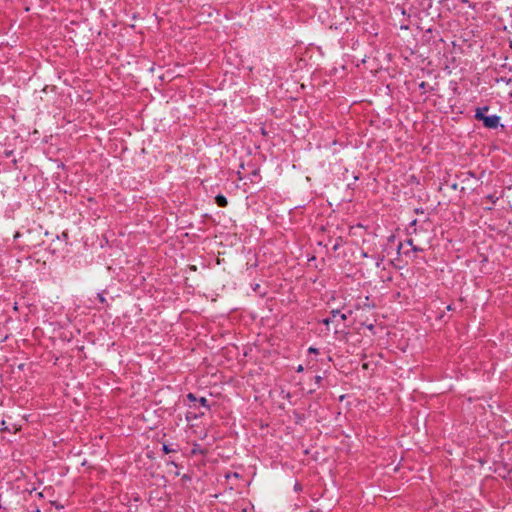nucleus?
Wrapping results in <instances>:
<instances>
[{
    "label": "nucleus",
    "instance_id": "nucleus-1",
    "mask_svg": "<svg viewBox=\"0 0 512 512\" xmlns=\"http://www.w3.org/2000/svg\"><path fill=\"white\" fill-rule=\"evenodd\" d=\"M483 110H489L488 106L478 107L475 110V118L483 122V125L488 129H496L500 125V117L498 115L486 116Z\"/></svg>",
    "mask_w": 512,
    "mask_h": 512
},
{
    "label": "nucleus",
    "instance_id": "nucleus-2",
    "mask_svg": "<svg viewBox=\"0 0 512 512\" xmlns=\"http://www.w3.org/2000/svg\"><path fill=\"white\" fill-rule=\"evenodd\" d=\"M215 202L217 203V205L219 207H226L227 204H228V201H227L226 197L224 195H221V194H219V195H217L215 197Z\"/></svg>",
    "mask_w": 512,
    "mask_h": 512
},
{
    "label": "nucleus",
    "instance_id": "nucleus-3",
    "mask_svg": "<svg viewBox=\"0 0 512 512\" xmlns=\"http://www.w3.org/2000/svg\"><path fill=\"white\" fill-rule=\"evenodd\" d=\"M332 318L339 317L342 321L347 319V315L345 313H341L340 310H332L331 311Z\"/></svg>",
    "mask_w": 512,
    "mask_h": 512
},
{
    "label": "nucleus",
    "instance_id": "nucleus-4",
    "mask_svg": "<svg viewBox=\"0 0 512 512\" xmlns=\"http://www.w3.org/2000/svg\"><path fill=\"white\" fill-rule=\"evenodd\" d=\"M162 451H163L165 454H169V453H172V452H176V449L172 448L170 445L163 444V446H162Z\"/></svg>",
    "mask_w": 512,
    "mask_h": 512
},
{
    "label": "nucleus",
    "instance_id": "nucleus-5",
    "mask_svg": "<svg viewBox=\"0 0 512 512\" xmlns=\"http://www.w3.org/2000/svg\"><path fill=\"white\" fill-rule=\"evenodd\" d=\"M407 245L411 246L412 247V250L414 252H418V251H422V248H419L417 246L414 245L413 243V240L412 239H407L406 242H405Z\"/></svg>",
    "mask_w": 512,
    "mask_h": 512
},
{
    "label": "nucleus",
    "instance_id": "nucleus-6",
    "mask_svg": "<svg viewBox=\"0 0 512 512\" xmlns=\"http://www.w3.org/2000/svg\"><path fill=\"white\" fill-rule=\"evenodd\" d=\"M191 453H192L193 455H196V454H203V453H204V451L201 449V447H200L198 444H194V446H193V449H192Z\"/></svg>",
    "mask_w": 512,
    "mask_h": 512
},
{
    "label": "nucleus",
    "instance_id": "nucleus-7",
    "mask_svg": "<svg viewBox=\"0 0 512 512\" xmlns=\"http://www.w3.org/2000/svg\"><path fill=\"white\" fill-rule=\"evenodd\" d=\"M197 402H199V404H200L201 406H203V407H206V408H208V407H209V406H208V401H207V399H206L205 397H201V398H199V399L197 400Z\"/></svg>",
    "mask_w": 512,
    "mask_h": 512
},
{
    "label": "nucleus",
    "instance_id": "nucleus-8",
    "mask_svg": "<svg viewBox=\"0 0 512 512\" xmlns=\"http://www.w3.org/2000/svg\"><path fill=\"white\" fill-rule=\"evenodd\" d=\"M486 198L493 204H495L498 200V197H496L494 194H489Z\"/></svg>",
    "mask_w": 512,
    "mask_h": 512
},
{
    "label": "nucleus",
    "instance_id": "nucleus-9",
    "mask_svg": "<svg viewBox=\"0 0 512 512\" xmlns=\"http://www.w3.org/2000/svg\"><path fill=\"white\" fill-rule=\"evenodd\" d=\"M187 398H188V400H190L191 402H197V400H198V399H197V397H196L193 393H189V394L187 395Z\"/></svg>",
    "mask_w": 512,
    "mask_h": 512
},
{
    "label": "nucleus",
    "instance_id": "nucleus-10",
    "mask_svg": "<svg viewBox=\"0 0 512 512\" xmlns=\"http://www.w3.org/2000/svg\"><path fill=\"white\" fill-rule=\"evenodd\" d=\"M97 298L99 299V301H100L101 303H105V302H106L105 297H104V296H103V294H101V293H98V294H97Z\"/></svg>",
    "mask_w": 512,
    "mask_h": 512
},
{
    "label": "nucleus",
    "instance_id": "nucleus-11",
    "mask_svg": "<svg viewBox=\"0 0 512 512\" xmlns=\"http://www.w3.org/2000/svg\"><path fill=\"white\" fill-rule=\"evenodd\" d=\"M334 318H325L323 319V324L328 326L332 321H333Z\"/></svg>",
    "mask_w": 512,
    "mask_h": 512
},
{
    "label": "nucleus",
    "instance_id": "nucleus-12",
    "mask_svg": "<svg viewBox=\"0 0 512 512\" xmlns=\"http://www.w3.org/2000/svg\"><path fill=\"white\" fill-rule=\"evenodd\" d=\"M294 490H295V491H300V490H302V487H301V485H300V483H299V482H296V484H295V486H294Z\"/></svg>",
    "mask_w": 512,
    "mask_h": 512
},
{
    "label": "nucleus",
    "instance_id": "nucleus-13",
    "mask_svg": "<svg viewBox=\"0 0 512 512\" xmlns=\"http://www.w3.org/2000/svg\"><path fill=\"white\" fill-rule=\"evenodd\" d=\"M321 381H322V377L321 376H319V375L315 376V383L316 384L319 385L321 383Z\"/></svg>",
    "mask_w": 512,
    "mask_h": 512
},
{
    "label": "nucleus",
    "instance_id": "nucleus-14",
    "mask_svg": "<svg viewBox=\"0 0 512 512\" xmlns=\"http://www.w3.org/2000/svg\"><path fill=\"white\" fill-rule=\"evenodd\" d=\"M308 352H309V353H315V354H317V353H318V349H316V348H314V347H310V348L308 349Z\"/></svg>",
    "mask_w": 512,
    "mask_h": 512
},
{
    "label": "nucleus",
    "instance_id": "nucleus-15",
    "mask_svg": "<svg viewBox=\"0 0 512 512\" xmlns=\"http://www.w3.org/2000/svg\"><path fill=\"white\" fill-rule=\"evenodd\" d=\"M303 371V367L300 365L298 368H297V372H301Z\"/></svg>",
    "mask_w": 512,
    "mask_h": 512
},
{
    "label": "nucleus",
    "instance_id": "nucleus-16",
    "mask_svg": "<svg viewBox=\"0 0 512 512\" xmlns=\"http://www.w3.org/2000/svg\"><path fill=\"white\" fill-rule=\"evenodd\" d=\"M424 86H425V82H422V83L420 84V87H421V88H424Z\"/></svg>",
    "mask_w": 512,
    "mask_h": 512
}]
</instances>
